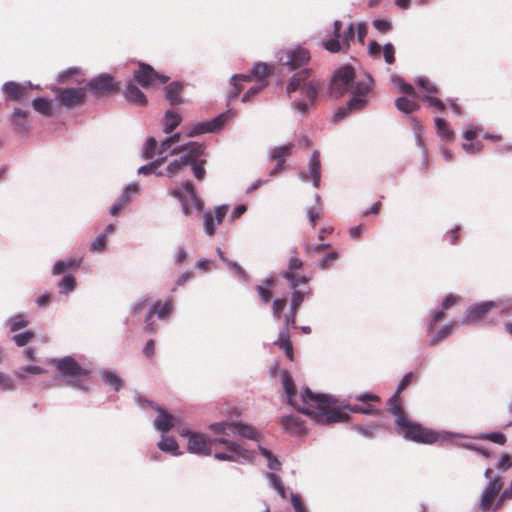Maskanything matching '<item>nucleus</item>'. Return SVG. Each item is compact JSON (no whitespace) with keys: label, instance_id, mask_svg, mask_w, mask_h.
Returning <instances> with one entry per match:
<instances>
[{"label":"nucleus","instance_id":"nucleus-1","mask_svg":"<svg viewBox=\"0 0 512 512\" xmlns=\"http://www.w3.org/2000/svg\"><path fill=\"white\" fill-rule=\"evenodd\" d=\"M277 59L279 65L294 71L288 79L286 93L290 97L298 90H303L306 99H295L290 106L300 116L306 117L323 87V82L312 77V70L305 67L310 62V52L302 46L288 47L278 52Z\"/></svg>","mask_w":512,"mask_h":512},{"label":"nucleus","instance_id":"nucleus-2","mask_svg":"<svg viewBox=\"0 0 512 512\" xmlns=\"http://www.w3.org/2000/svg\"><path fill=\"white\" fill-rule=\"evenodd\" d=\"M282 386L288 403L319 424L329 425L349 419L346 412L335 406L336 400L328 395L315 394L308 388L297 395L293 379L286 371L282 373Z\"/></svg>","mask_w":512,"mask_h":512},{"label":"nucleus","instance_id":"nucleus-3","mask_svg":"<svg viewBox=\"0 0 512 512\" xmlns=\"http://www.w3.org/2000/svg\"><path fill=\"white\" fill-rule=\"evenodd\" d=\"M373 78L368 73L356 74L354 69L349 66L340 67L334 74L330 93L335 97L350 92L352 98L345 106L339 107L331 118L332 124H337L349 113L364 109L368 105L367 96L373 90Z\"/></svg>","mask_w":512,"mask_h":512},{"label":"nucleus","instance_id":"nucleus-4","mask_svg":"<svg viewBox=\"0 0 512 512\" xmlns=\"http://www.w3.org/2000/svg\"><path fill=\"white\" fill-rule=\"evenodd\" d=\"M395 430L405 439L422 444H453V437H467L461 433L432 430L423 427L419 423L410 421L407 417H399L395 419Z\"/></svg>","mask_w":512,"mask_h":512},{"label":"nucleus","instance_id":"nucleus-5","mask_svg":"<svg viewBox=\"0 0 512 512\" xmlns=\"http://www.w3.org/2000/svg\"><path fill=\"white\" fill-rule=\"evenodd\" d=\"M51 364L57 370V378L73 389L88 392L90 370L82 367L73 356L56 358Z\"/></svg>","mask_w":512,"mask_h":512},{"label":"nucleus","instance_id":"nucleus-6","mask_svg":"<svg viewBox=\"0 0 512 512\" xmlns=\"http://www.w3.org/2000/svg\"><path fill=\"white\" fill-rule=\"evenodd\" d=\"M209 429L218 435L231 436L238 435L241 438H247L253 441L260 440V434L252 426L242 421H221L209 425Z\"/></svg>","mask_w":512,"mask_h":512},{"label":"nucleus","instance_id":"nucleus-7","mask_svg":"<svg viewBox=\"0 0 512 512\" xmlns=\"http://www.w3.org/2000/svg\"><path fill=\"white\" fill-rule=\"evenodd\" d=\"M218 444L225 446L227 452H216L214 458L219 461L237 462L240 464L252 462L254 453L242 447L239 443L227 439L225 436L214 438Z\"/></svg>","mask_w":512,"mask_h":512},{"label":"nucleus","instance_id":"nucleus-8","mask_svg":"<svg viewBox=\"0 0 512 512\" xmlns=\"http://www.w3.org/2000/svg\"><path fill=\"white\" fill-rule=\"evenodd\" d=\"M169 195L179 200L181 203L182 212L186 216L191 215L193 209L197 211L203 210V201L197 196L193 184L188 180L181 183V188L175 187L169 191Z\"/></svg>","mask_w":512,"mask_h":512},{"label":"nucleus","instance_id":"nucleus-9","mask_svg":"<svg viewBox=\"0 0 512 512\" xmlns=\"http://www.w3.org/2000/svg\"><path fill=\"white\" fill-rule=\"evenodd\" d=\"M342 22L336 20L334 22V37L323 42L325 49L331 53L346 52L351 41L355 37V23L350 22L344 31H341Z\"/></svg>","mask_w":512,"mask_h":512},{"label":"nucleus","instance_id":"nucleus-10","mask_svg":"<svg viewBox=\"0 0 512 512\" xmlns=\"http://www.w3.org/2000/svg\"><path fill=\"white\" fill-rule=\"evenodd\" d=\"M187 150L183 151L181 156L171 161L166 167L164 176L173 178L180 174L195 159L200 158L204 153V146L195 142L187 143Z\"/></svg>","mask_w":512,"mask_h":512},{"label":"nucleus","instance_id":"nucleus-11","mask_svg":"<svg viewBox=\"0 0 512 512\" xmlns=\"http://www.w3.org/2000/svg\"><path fill=\"white\" fill-rule=\"evenodd\" d=\"M54 91L55 100L66 109L81 106L86 98L84 87L56 88Z\"/></svg>","mask_w":512,"mask_h":512},{"label":"nucleus","instance_id":"nucleus-12","mask_svg":"<svg viewBox=\"0 0 512 512\" xmlns=\"http://www.w3.org/2000/svg\"><path fill=\"white\" fill-rule=\"evenodd\" d=\"M135 81L143 88L164 84L169 81V76L160 74L146 63H139L138 69L133 73Z\"/></svg>","mask_w":512,"mask_h":512},{"label":"nucleus","instance_id":"nucleus-13","mask_svg":"<svg viewBox=\"0 0 512 512\" xmlns=\"http://www.w3.org/2000/svg\"><path fill=\"white\" fill-rule=\"evenodd\" d=\"M503 487V478L501 476H497L495 479H491L484 489L481 492L480 503H479V511L487 512V511H495V499L500 493Z\"/></svg>","mask_w":512,"mask_h":512},{"label":"nucleus","instance_id":"nucleus-14","mask_svg":"<svg viewBox=\"0 0 512 512\" xmlns=\"http://www.w3.org/2000/svg\"><path fill=\"white\" fill-rule=\"evenodd\" d=\"M500 306L494 301H482L469 306L462 317L463 325H472L481 321L490 311Z\"/></svg>","mask_w":512,"mask_h":512},{"label":"nucleus","instance_id":"nucleus-15","mask_svg":"<svg viewBox=\"0 0 512 512\" xmlns=\"http://www.w3.org/2000/svg\"><path fill=\"white\" fill-rule=\"evenodd\" d=\"M227 118V113H221L209 121L196 123L188 128L186 136L196 137L206 133H215L224 127Z\"/></svg>","mask_w":512,"mask_h":512},{"label":"nucleus","instance_id":"nucleus-16","mask_svg":"<svg viewBox=\"0 0 512 512\" xmlns=\"http://www.w3.org/2000/svg\"><path fill=\"white\" fill-rule=\"evenodd\" d=\"M217 442L208 438L202 432L193 433L187 443V450L196 455L209 456L212 453V446Z\"/></svg>","mask_w":512,"mask_h":512},{"label":"nucleus","instance_id":"nucleus-17","mask_svg":"<svg viewBox=\"0 0 512 512\" xmlns=\"http://www.w3.org/2000/svg\"><path fill=\"white\" fill-rule=\"evenodd\" d=\"M172 149L167 138L158 142L154 137H148L143 144L142 157L147 160H152L155 156L168 154Z\"/></svg>","mask_w":512,"mask_h":512},{"label":"nucleus","instance_id":"nucleus-18","mask_svg":"<svg viewBox=\"0 0 512 512\" xmlns=\"http://www.w3.org/2000/svg\"><path fill=\"white\" fill-rule=\"evenodd\" d=\"M311 295V289L307 287L303 290H295L291 294V301H290V310L287 315L284 317V327L286 328H294L295 327V320H296V314L301 306L302 302L304 301L305 296Z\"/></svg>","mask_w":512,"mask_h":512},{"label":"nucleus","instance_id":"nucleus-19","mask_svg":"<svg viewBox=\"0 0 512 512\" xmlns=\"http://www.w3.org/2000/svg\"><path fill=\"white\" fill-rule=\"evenodd\" d=\"M415 83L421 89V91L426 94L422 97L423 101L428 102L430 107H435L439 111L444 110V103L441 100L431 96V94L437 93V87L428 78L423 76L417 77L415 79Z\"/></svg>","mask_w":512,"mask_h":512},{"label":"nucleus","instance_id":"nucleus-20","mask_svg":"<svg viewBox=\"0 0 512 512\" xmlns=\"http://www.w3.org/2000/svg\"><path fill=\"white\" fill-rule=\"evenodd\" d=\"M299 179L302 182H308L309 179L312 180L313 186L318 188L321 182V163L319 159V152L314 151L308 162V173L301 172L299 173Z\"/></svg>","mask_w":512,"mask_h":512},{"label":"nucleus","instance_id":"nucleus-21","mask_svg":"<svg viewBox=\"0 0 512 512\" xmlns=\"http://www.w3.org/2000/svg\"><path fill=\"white\" fill-rule=\"evenodd\" d=\"M88 89L94 94H104L112 90L118 89L117 82L109 74H100L89 80L87 84Z\"/></svg>","mask_w":512,"mask_h":512},{"label":"nucleus","instance_id":"nucleus-22","mask_svg":"<svg viewBox=\"0 0 512 512\" xmlns=\"http://www.w3.org/2000/svg\"><path fill=\"white\" fill-rule=\"evenodd\" d=\"M155 410L158 412V415L153 421V427L155 430L161 432V435L169 432L178 423V419L175 416L168 413L160 406H156Z\"/></svg>","mask_w":512,"mask_h":512},{"label":"nucleus","instance_id":"nucleus-23","mask_svg":"<svg viewBox=\"0 0 512 512\" xmlns=\"http://www.w3.org/2000/svg\"><path fill=\"white\" fill-rule=\"evenodd\" d=\"M281 424L284 430L291 435H301L305 432V426L301 417L297 415H287L282 417Z\"/></svg>","mask_w":512,"mask_h":512},{"label":"nucleus","instance_id":"nucleus-24","mask_svg":"<svg viewBox=\"0 0 512 512\" xmlns=\"http://www.w3.org/2000/svg\"><path fill=\"white\" fill-rule=\"evenodd\" d=\"M123 95L127 101L134 105L143 106L147 103L145 94L131 81L123 90Z\"/></svg>","mask_w":512,"mask_h":512},{"label":"nucleus","instance_id":"nucleus-25","mask_svg":"<svg viewBox=\"0 0 512 512\" xmlns=\"http://www.w3.org/2000/svg\"><path fill=\"white\" fill-rule=\"evenodd\" d=\"M182 116L175 110L169 109L165 112L162 120V131L170 135L181 124Z\"/></svg>","mask_w":512,"mask_h":512},{"label":"nucleus","instance_id":"nucleus-26","mask_svg":"<svg viewBox=\"0 0 512 512\" xmlns=\"http://www.w3.org/2000/svg\"><path fill=\"white\" fill-rule=\"evenodd\" d=\"M172 310L173 304L171 300L164 302L157 301L151 306L148 312V321L152 319L153 315H157L160 320H165L169 317Z\"/></svg>","mask_w":512,"mask_h":512},{"label":"nucleus","instance_id":"nucleus-27","mask_svg":"<svg viewBox=\"0 0 512 512\" xmlns=\"http://www.w3.org/2000/svg\"><path fill=\"white\" fill-rule=\"evenodd\" d=\"M2 91L5 94L7 100L19 101L23 97L26 88L17 82L8 81L3 84Z\"/></svg>","mask_w":512,"mask_h":512},{"label":"nucleus","instance_id":"nucleus-28","mask_svg":"<svg viewBox=\"0 0 512 512\" xmlns=\"http://www.w3.org/2000/svg\"><path fill=\"white\" fill-rule=\"evenodd\" d=\"M182 89L183 85L180 82L174 81L169 83L164 89L166 100L173 106L182 104L183 100L180 95Z\"/></svg>","mask_w":512,"mask_h":512},{"label":"nucleus","instance_id":"nucleus-29","mask_svg":"<svg viewBox=\"0 0 512 512\" xmlns=\"http://www.w3.org/2000/svg\"><path fill=\"white\" fill-rule=\"evenodd\" d=\"M290 328L284 327L278 335L277 340L274 341V344L277 345L280 349L285 351V354L288 359H293V346L290 341Z\"/></svg>","mask_w":512,"mask_h":512},{"label":"nucleus","instance_id":"nucleus-30","mask_svg":"<svg viewBox=\"0 0 512 512\" xmlns=\"http://www.w3.org/2000/svg\"><path fill=\"white\" fill-rule=\"evenodd\" d=\"M141 187L138 182H131L123 188L122 193L116 200L124 207L131 203L133 197L140 193Z\"/></svg>","mask_w":512,"mask_h":512},{"label":"nucleus","instance_id":"nucleus-31","mask_svg":"<svg viewBox=\"0 0 512 512\" xmlns=\"http://www.w3.org/2000/svg\"><path fill=\"white\" fill-rule=\"evenodd\" d=\"M158 448L166 453H170L173 456H180L182 452L179 450V445L176 440L172 437L161 435L160 441L157 443Z\"/></svg>","mask_w":512,"mask_h":512},{"label":"nucleus","instance_id":"nucleus-32","mask_svg":"<svg viewBox=\"0 0 512 512\" xmlns=\"http://www.w3.org/2000/svg\"><path fill=\"white\" fill-rule=\"evenodd\" d=\"M82 263V258H65L57 261L52 269L53 275H60L64 273L66 270H70L75 267H80Z\"/></svg>","mask_w":512,"mask_h":512},{"label":"nucleus","instance_id":"nucleus-33","mask_svg":"<svg viewBox=\"0 0 512 512\" xmlns=\"http://www.w3.org/2000/svg\"><path fill=\"white\" fill-rule=\"evenodd\" d=\"M273 67L264 62L256 63L251 68V73L258 83L268 82L267 78L271 75Z\"/></svg>","mask_w":512,"mask_h":512},{"label":"nucleus","instance_id":"nucleus-34","mask_svg":"<svg viewBox=\"0 0 512 512\" xmlns=\"http://www.w3.org/2000/svg\"><path fill=\"white\" fill-rule=\"evenodd\" d=\"M456 323H451L442 326L438 331H436L429 340V345L432 347L438 346L441 342H443L447 337H449L453 331V328L456 326Z\"/></svg>","mask_w":512,"mask_h":512},{"label":"nucleus","instance_id":"nucleus-35","mask_svg":"<svg viewBox=\"0 0 512 512\" xmlns=\"http://www.w3.org/2000/svg\"><path fill=\"white\" fill-rule=\"evenodd\" d=\"M100 376L102 381L106 384L111 386L115 391H119L123 385V380L121 377L116 374L114 371L111 370H102L100 372Z\"/></svg>","mask_w":512,"mask_h":512},{"label":"nucleus","instance_id":"nucleus-36","mask_svg":"<svg viewBox=\"0 0 512 512\" xmlns=\"http://www.w3.org/2000/svg\"><path fill=\"white\" fill-rule=\"evenodd\" d=\"M28 324L29 320L27 319L26 315L22 313L12 315L6 320V325L9 327L11 332H16L20 329H23L27 327Z\"/></svg>","mask_w":512,"mask_h":512},{"label":"nucleus","instance_id":"nucleus-37","mask_svg":"<svg viewBox=\"0 0 512 512\" xmlns=\"http://www.w3.org/2000/svg\"><path fill=\"white\" fill-rule=\"evenodd\" d=\"M52 100L45 97H38L32 101L33 109L43 116L49 117L52 115Z\"/></svg>","mask_w":512,"mask_h":512},{"label":"nucleus","instance_id":"nucleus-38","mask_svg":"<svg viewBox=\"0 0 512 512\" xmlns=\"http://www.w3.org/2000/svg\"><path fill=\"white\" fill-rule=\"evenodd\" d=\"M293 147V143L276 146L270 151L269 157L277 162L285 163V157L291 153Z\"/></svg>","mask_w":512,"mask_h":512},{"label":"nucleus","instance_id":"nucleus-39","mask_svg":"<svg viewBox=\"0 0 512 512\" xmlns=\"http://www.w3.org/2000/svg\"><path fill=\"white\" fill-rule=\"evenodd\" d=\"M28 114V111L15 108L10 119L11 124L17 127L19 131H25Z\"/></svg>","mask_w":512,"mask_h":512},{"label":"nucleus","instance_id":"nucleus-40","mask_svg":"<svg viewBox=\"0 0 512 512\" xmlns=\"http://www.w3.org/2000/svg\"><path fill=\"white\" fill-rule=\"evenodd\" d=\"M46 370L40 366L36 365H26L19 367L14 371V375L19 379H26L28 374L32 375H40L45 373Z\"/></svg>","mask_w":512,"mask_h":512},{"label":"nucleus","instance_id":"nucleus-41","mask_svg":"<svg viewBox=\"0 0 512 512\" xmlns=\"http://www.w3.org/2000/svg\"><path fill=\"white\" fill-rule=\"evenodd\" d=\"M57 287L61 295H67L76 288L75 278L71 274H67L59 281Z\"/></svg>","mask_w":512,"mask_h":512},{"label":"nucleus","instance_id":"nucleus-42","mask_svg":"<svg viewBox=\"0 0 512 512\" xmlns=\"http://www.w3.org/2000/svg\"><path fill=\"white\" fill-rule=\"evenodd\" d=\"M437 134L443 140L451 141L454 138V132L448 127L447 122L442 118L435 119Z\"/></svg>","mask_w":512,"mask_h":512},{"label":"nucleus","instance_id":"nucleus-43","mask_svg":"<svg viewBox=\"0 0 512 512\" xmlns=\"http://www.w3.org/2000/svg\"><path fill=\"white\" fill-rule=\"evenodd\" d=\"M187 146L188 144H183L173 147V149L168 154L158 156V158L152 160L150 162L152 167L155 170L160 168V166L167 160L168 157L181 154L183 151L187 150Z\"/></svg>","mask_w":512,"mask_h":512},{"label":"nucleus","instance_id":"nucleus-44","mask_svg":"<svg viewBox=\"0 0 512 512\" xmlns=\"http://www.w3.org/2000/svg\"><path fill=\"white\" fill-rule=\"evenodd\" d=\"M349 412L352 413H360L365 415H378L379 410L375 408L372 404H354L346 406Z\"/></svg>","mask_w":512,"mask_h":512},{"label":"nucleus","instance_id":"nucleus-45","mask_svg":"<svg viewBox=\"0 0 512 512\" xmlns=\"http://www.w3.org/2000/svg\"><path fill=\"white\" fill-rule=\"evenodd\" d=\"M395 105L399 111L404 112L406 114L412 113L419 107L414 100H410L406 97L397 98L395 101Z\"/></svg>","mask_w":512,"mask_h":512},{"label":"nucleus","instance_id":"nucleus-46","mask_svg":"<svg viewBox=\"0 0 512 512\" xmlns=\"http://www.w3.org/2000/svg\"><path fill=\"white\" fill-rule=\"evenodd\" d=\"M260 454L267 460V466L272 471H277L281 468V462L278 458L267 448L259 447Z\"/></svg>","mask_w":512,"mask_h":512},{"label":"nucleus","instance_id":"nucleus-47","mask_svg":"<svg viewBox=\"0 0 512 512\" xmlns=\"http://www.w3.org/2000/svg\"><path fill=\"white\" fill-rule=\"evenodd\" d=\"M266 478L269 485L282 497L286 498L285 487L282 483V480L275 473H266Z\"/></svg>","mask_w":512,"mask_h":512},{"label":"nucleus","instance_id":"nucleus-48","mask_svg":"<svg viewBox=\"0 0 512 512\" xmlns=\"http://www.w3.org/2000/svg\"><path fill=\"white\" fill-rule=\"evenodd\" d=\"M473 439L489 440L499 445H503L506 442V437L503 433L493 431L489 433H481L472 437Z\"/></svg>","mask_w":512,"mask_h":512},{"label":"nucleus","instance_id":"nucleus-49","mask_svg":"<svg viewBox=\"0 0 512 512\" xmlns=\"http://www.w3.org/2000/svg\"><path fill=\"white\" fill-rule=\"evenodd\" d=\"M219 224H216V219L211 212H205L203 215V228L204 232L208 236H214L216 233V228Z\"/></svg>","mask_w":512,"mask_h":512},{"label":"nucleus","instance_id":"nucleus-50","mask_svg":"<svg viewBox=\"0 0 512 512\" xmlns=\"http://www.w3.org/2000/svg\"><path fill=\"white\" fill-rule=\"evenodd\" d=\"M280 276L289 282V286L293 291L298 290L296 280H301L302 283H308L310 280L307 276H299L291 271H283L280 273Z\"/></svg>","mask_w":512,"mask_h":512},{"label":"nucleus","instance_id":"nucleus-51","mask_svg":"<svg viewBox=\"0 0 512 512\" xmlns=\"http://www.w3.org/2000/svg\"><path fill=\"white\" fill-rule=\"evenodd\" d=\"M392 82L396 85L399 92L407 95H415V89L409 83H407L402 77L394 75L391 78Z\"/></svg>","mask_w":512,"mask_h":512},{"label":"nucleus","instance_id":"nucleus-52","mask_svg":"<svg viewBox=\"0 0 512 512\" xmlns=\"http://www.w3.org/2000/svg\"><path fill=\"white\" fill-rule=\"evenodd\" d=\"M399 394L395 393L388 401V406H389V411L390 413H392L394 416H396V418H399V417H406L404 414H403V411H402V404H401V400L398 396Z\"/></svg>","mask_w":512,"mask_h":512},{"label":"nucleus","instance_id":"nucleus-53","mask_svg":"<svg viewBox=\"0 0 512 512\" xmlns=\"http://www.w3.org/2000/svg\"><path fill=\"white\" fill-rule=\"evenodd\" d=\"M268 86V82L258 83L255 86L250 87L245 94L242 96V102H250L252 99L261 93Z\"/></svg>","mask_w":512,"mask_h":512},{"label":"nucleus","instance_id":"nucleus-54","mask_svg":"<svg viewBox=\"0 0 512 512\" xmlns=\"http://www.w3.org/2000/svg\"><path fill=\"white\" fill-rule=\"evenodd\" d=\"M379 427V425H354L353 429L361 436L372 439L375 436L376 429Z\"/></svg>","mask_w":512,"mask_h":512},{"label":"nucleus","instance_id":"nucleus-55","mask_svg":"<svg viewBox=\"0 0 512 512\" xmlns=\"http://www.w3.org/2000/svg\"><path fill=\"white\" fill-rule=\"evenodd\" d=\"M204 160H199V158H195L189 166L192 167L193 174L196 179L203 180L206 174L205 168H204Z\"/></svg>","mask_w":512,"mask_h":512},{"label":"nucleus","instance_id":"nucleus-56","mask_svg":"<svg viewBox=\"0 0 512 512\" xmlns=\"http://www.w3.org/2000/svg\"><path fill=\"white\" fill-rule=\"evenodd\" d=\"M287 301L285 298H276L272 302V312L275 319H280L282 312L286 308Z\"/></svg>","mask_w":512,"mask_h":512},{"label":"nucleus","instance_id":"nucleus-57","mask_svg":"<svg viewBox=\"0 0 512 512\" xmlns=\"http://www.w3.org/2000/svg\"><path fill=\"white\" fill-rule=\"evenodd\" d=\"M33 337H34L33 332L25 331V332L15 334L12 337V340L14 341V343L17 346L22 347V346H25L26 344H28L32 340Z\"/></svg>","mask_w":512,"mask_h":512},{"label":"nucleus","instance_id":"nucleus-58","mask_svg":"<svg viewBox=\"0 0 512 512\" xmlns=\"http://www.w3.org/2000/svg\"><path fill=\"white\" fill-rule=\"evenodd\" d=\"M15 388V383L12 378L0 371V390L12 391Z\"/></svg>","mask_w":512,"mask_h":512},{"label":"nucleus","instance_id":"nucleus-59","mask_svg":"<svg viewBox=\"0 0 512 512\" xmlns=\"http://www.w3.org/2000/svg\"><path fill=\"white\" fill-rule=\"evenodd\" d=\"M395 49L392 43H387L383 47V56L385 62L389 65L395 62Z\"/></svg>","mask_w":512,"mask_h":512},{"label":"nucleus","instance_id":"nucleus-60","mask_svg":"<svg viewBox=\"0 0 512 512\" xmlns=\"http://www.w3.org/2000/svg\"><path fill=\"white\" fill-rule=\"evenodd\" d=\"M445 317L444 310L441 308L439 311H435L430 320L427 322V332L430 333L432 329L435 327V325L443 320Z\"/></svg>","mask_w":512,"mask_h":512},{"label":"nucleus","instance_id":"nucleus-61","mask_svg":"<svg viewBox=\"0 0 512 512\" xmlns=\"http://www.w3.org/2000/svg\"><path fill=\"white\" fill-rule=\"evenodd\" d=\"M105 249H106V238L104 237V235L99 234L96 237V239L93 242H91L90 250L102 252Z\"/></svg>","mask_w":512,"mask_h":512},{"label":"nucleus","instance_id":"nucleus-62","mask_svg":"<svg viewBox=\"0 0 512 512\" xmlns=\"http://www.w3.org/2000/svg\"><path fill=\"white\" fill-rule=\"evenodd\" d=\"M254 79V76L251 73V70L246 74H234L230 79L231 86H236L238 82H251Z\"/></svg>","mask_w":512,"mask_h":512},{"label":"nucleus","instance_id":"nucleus-63","mask_svg":"<svg viewBox=\"0 0 512 512\" xmlns=\"http://www.w3.org/2000/svg\"><path fill=\"white\" fill-rule=\"evenodd\" d=\"M512 466V458L508 454H501L497 463L496 467L502 471H506Z\"/></svg>","mask_w":512,"mask_h":512},{"label":"nucleus","instance_id":"nucleus-64","mask_svg":"<svg viewBox=\"0 0 512 512\" xmlns=\"http://www.w3.org/2000/svg\"><path fill=\"white\" fill-rule=\"evenodd\" d=\"M512 498V484L510 483V486L508 488H506L499 496L498 500L496 501V504L494 506V510H498L503 502L505 500H508V499H511Z\"/></svg>","mask_w":512,"mask_h":512}]
</instances>
